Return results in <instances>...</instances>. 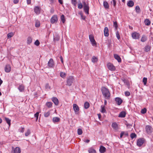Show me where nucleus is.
<instances>
[{
	"mask_svg": "<svg viewBox=\"0 0 153 153\" xmlns=\"http://www.w3.org/2000/svg\"><path fill=\"white\" fill-rule=\"evenodd\" d=\"M130 137L133 139L134 138H136L137 137V135L135 133H132L130 134Z\"/></svg>",
	"mask_w": 153,
	"mask_h": 153,
	"instance_id": "obj_32",
	"label": "nucleus"
},
{
	"mask_svg": "<svg viewBox=\"0 0 153 153\" xmlns=\"http://www.w3.org/2000/svg\"><path fill=\"white\" fill-rule=\"evenodd\" d=\"M61 19L62 22L64 23L65 22V16L63 14L61 16Z\"/></svg>",
	"mask_w": 153,
	"mask_h": 153,
	"instance_id": "obj_35",
	"label": "nucleus"
},
{
	"mask_svg": "<svg viewBox=\"0 0 153 153\" xmlns=\"http://www.w3.org/2000/svg\"><path fill=\"white\" fill-rule=\"evenodd\" d=\"M147 82V78L146 77H144L143 79V82L144 85H146Z\"/></svg>",
	"mask_w": 153,
	"mask_h": 153,
	"instance_id": "obj_42",
	"label": "nucleus"
},
{
	"mask_svg": "<svg viewBox=\"0 0 153 153\" xmlns=\"http://www.w3.org/2000/svg\"><path fill=\"white\" fill-rule=\"evenodd\" d=\"M82 131L81 129L79 128L77 130V133L78 135H80L82 134Z\"/></svg>",
	"mask_w": 153,
	"mask_h": 153,
	"instance_id": "obj_39",
	"label": "nucleus"
},
{
	"mask_svg": "<svg viewBox=\"0 0 153 153\" xmlns=\"http://www.w3.org/2000/svg\"><path fill=\"white\" fill-rule=\"evenodd\" d=\"M145 140L143 138H140L137 142V144L139 146H141L144 142Z\"/></svg>",
	"mask_w": 153,
	"mask_h": 153,
	"instance_id": "obj_5",
	"label": "nucleus"
},
{
	"mask_svg": "<svg viewBox=\"0 0 153 153\" xmlns=\"http://www.w3.org/2000/svg\"><path fill=\"white\" fill-rule=\"evenodd\" d=\"M82 7H83V5L81 3H80L79 4H78V8L81 9L82 8Z\"/></svg>",
	"mask_w": 153,
	"mask_h": 153,
	"instance_id": "obj_52",
	"label": "nucleus"
},
{
	"mask_svg": "<svg viewBox=\"0 0 153 153\" xmlns=\"http://www.w3.org/2000/svg\"><path fill=\"white\" fill-rule=\"evenodd\" d=\"M150 50V47L149 45H146L145 47V51L148 52Z\"/></svg>",
	"mask_w": 153,
	"mask_h": 153,
	"instance_id": "obj_38",
	"label": "nucleus"
},
{
	"mask_svg": "<svg viewBox=\"0 0 153 153\" xmlns=\"http://www.w3.org/2000/svg\"><path fill=\"white\" fill-rule=\"evenodd\" d=\"M101 91L104 98L106 99H109L110 98V93L109 90L106 87H103L101 88Z\"/></svg>",
	"mask_w": 153,
	"mask_h": 153,
	"instance_id": "obj_1",
	"label": "nucleus"
},
{
	"mask_svg": "<svg viewBox=\"0 0 153 153\" xmlns=\"http://www.w3.org/2000/svg\"><path fill=\"white\" fill-rule=\"evenodd\" d=\"M98 61V58L94 56L92 57L91 59V61L93 63L97 62Z\"/></svg>",
	"mask_w": 153,
	"mask_h": 153,
	"instance_id": "obj_24",
	"label": "nucleus"
},
{
	"mask_svg": "<svg viewBox=\"0 0 153 153\" xmlns=\"http://www.w3.org/2000/svg\"><path fill=\"white\" fill-rule=\"evenodd\" d=\"M108 46H109L111 44V40H108Z\"/></svg>",
	"mask_w": 153,
	"mask_h": 153,
	"instance_id": "obj_64",
	"label": "nucleus"
},
{
	"mask_svg": "<svg viewBox=\"0 0 153 153\" xmlns=\"http://www.w3.org/2000/svg\"><path fill=\"white\" fill-rule=\"evenodd\" d=\"M146 131L147 133L149 134L152 132V128L150 126L147 125L146 127Z\"/></svg>",
	"mask_w": 153,
	"mask_h": 153,
	"instance_id": "obj_7",
	"label": "nucleus"
},
{
	"mask_svg": "<svg viewBox=\"0 0 153 153\" xmlns=\"http://www.w3.org/2000/svg\"><path fill=\"white\" fill-rule=\"evenodd\" d=\"M144 23L146 25L149 26L150 25L151 22L148 19H146L144 20Z\"/></svg>",
	"mask_w": 153,
	"mask_h": 153,
	"instance_id": "obj_21",
	"label": "nucleus"
},
{
	"mask_svg": "<svg viewBox=\"0 0 153 153\" xmlns=\"http://www.w3.org/2000/svg\"><path fill=\"white\" fill-rule=\"evenodd\" d=\"M146 108H144L143 109H142L141 111V113L143 114H144L146 113Z\"/></svg>",
	"mask_w": 153,
	"mask_h": 153,
	"instance_id": "obj_45",
	"label": "nucleus"
},
{
	"mask_svg": "<svg viewBox=\"0 0 153 153\" xmlns=\"http://www.w3.org/2000/svg\"><path fill=\"white\" fill-rule=\"evenodd\" d=\"M88 151L89 153H96V150L93 149H90Z\"/></svg>",
	"mask_w": 153,
	"mask_h": 153,
	"instance_id": "obj_36",
	"label": "nucleus"
},
{
	"mask_svg": "<svg viewBox=\"0 0 153 153\" xmlns=\"http://www.w3.org/2000/svg\"><path fill=\"white\" fill-rule=\"evenodd\" d=\"M81 19H83V20H85L86 17L85 16H83V14L82 16H81Z\"/></svg>",
	"mask_w": 153,
	"mask_h": 153,
	"instance_id": "obj_61",
	"label": "nucleus"
},
{
	"mask_svg": "<svg viewBox=\"0 0 153 153\" xmlns=\"http://www.w3.org/2000/svg\"><path fill=\"white\" fill-rule=\"evenodd\" d=\"M89 39L92 45L93 46H95L97 45L96 41H95L94 36L92 35H89Z\"/></svg>",
	"mask_w": 153,
	"mask_h": 153,
	"instance_id": "obj_4",
	"label": "nucleus"
},
{
	"mask_svg": "<svg viewBox=\"0 0 153 153\" xmlns=\"http://www.w3.org/2000/svg\"><path fill=\"white\" fill-rule=\"evenodd\" d=\"M106 149V148L105 147L102 146H101L99 150L101 153H104L105 152Z\"/></svg>",
	"mask_w": 153,
	"mask_h": 153,
	"instance_id": "obj_19",
	"label": "nucleus"
},
{
	"mask_svg": "<svg viewBox=\"0 0 153 153\" xmlns=\"http://www.w3.org/2000/svg\"><path fill=\"white\" fill-rule=\"evenodd\" d=\"M132 36L133 39H137L139 38L140 34L136 32L132 33L131 34Z\"/></svg>",
	"mask_w": 153,
	"mask_h": 153,
	"instance_id": "obj_11",
	"label": "nucleus"
},
{
	"mask_svg": "<svg viewBox=\"0 0 153 153\" xmlns=\"http://www.w3.org/2000/svg\"><path fill=\"white\" fill-rule=\"evenodd\" d=\"M74 79L73 76H69L67 79V83L68 85L70 86L74 81Z\"/></svg>",
	"mask_w": 153,
	"mask_h": 153,
	"instance_id": "obj_3",
	"label": "nucleus"
},
{
	"mask_svg": "<svg viewBox=\"0 0 153 153\" xmlns=\"http://www.w3.org/2000/svg\"><path fill=\"white\" fill-rule=\"evenodd\" d=\"M13 35V34L12 33H9L8 34L7 36L8 38H11Z\"/></svg>",
	"mask_w": 153,
	"mask_h": 153,
	"instance_id": "obj_47",
	"label": "nucleus"
},
{
	"mask_svg": "<svg viewBox=\"0 0 153 153\" xmlns=\"http://www.w3.org/2000/svg\"><path fill=\"white\" fill-rule=\"evenodd\" d=\"M116 36L118 39H119L120 38V36L118 33V32L117 31L116 33Z\"/></svg>",
	"mask_w": 153,
	"mask_h": 153,
	"instance_id": "obj_55",
	"label": "nucleus"
},
{
	"mask_svg": "<svg viewBox=\"0 0 153 153\" xmlns=\"http://www.w3.org/2000/svg\"><path fill=\"white\" fill-rule=\"evenodd\" d=\"M40 8L38 6H36L34 8V11L37 15L40 13Z\"/></svg>",
	"mask_w": 153,
	"mask_h": 153,
	"instance_id": "obj_12",
	"label": "nucleus"
},
{
	"mask_svg": "<svg viewBox=\"0 0 153 153\" xmlns=\"http://www.w3.org/2000/svg\"><path fill=\"white\" fill-rule=\"evenodd\" d=\"M11 70V68L9 65H6L4 70L7 73H9L10 72Z\"/></svg>",
	"mask_w": 153,
	"mask_h": 153,
	"instance_id": "obj_15",
	"label": "nucleus"
},
{
	"mask_svg": "<svg viewBox=\"0 0 153 153\" xmlns=\"http://www.w3.org/2000/svg\"><path fill=\"white\" fill-rule=\"evenodd\" d=\"M30 134V131L29 130H28L27 132L25 133V136H27Z\"/></svg>",
	"mask_w": 153,
	"mask_h": 153,
	"instance_id": "obj_54",
	"label": "nucleus"
},
{
	"mask_svg": "<svg viewBox=\"0 0 153 153\" xmlns=\"http://www.w3.org/2000/svg\"><path fill=\"white\" fill-rule=\"evenodd\" d=\"M127 5L129 7H132L134 5V3L132 1H129L128 2Z\"/></svg>",
	"mask_w": 153,
	"mask_h": 153,
	"instance_id": "obj_22",
	"label": "nucleus"
},
{
	"mask_svg": "<svg viewBox=\"0 0 153 153\" xmlns=\"http://www.w3.org/2000/svg\"><path fill=\"white\" fill-rule=\"evenodd\" d=\"M124 134V131L122 132L120 134V138H122Z\"/></svg>",
	"mask_w": 153,
	"mask_h": 153,
	"instance_id": "obj_58",
	"label": "nucleus"
},
{
	"mask_svg": "<svg viewBox=\"0 0 153 153\" xmlns=\"http://www.w3.org/2000/svg\"><path fill=\"white\" fill-rule=\"evenodd\" d=\"M52 100L54 103L55 105H58L59 100L56 97H53L52 98Z\"/></svg>",
	"mask_w": 153,
	"mask_h": 153,
	"instance_id": "obj_14",
	"label": "nucleus"
},
{
	"mask_svg": "<svg viewBox=\"0 0 153 153\" xmlns=\"http://www.w3.org/2000/svg\"><path fill=\"white\" fill-rule=\"evenodd\" d=\"M59 39V36L57 35L55 36V37H54L53 39L54 41H58Z\"/></svg>",
	"mask_w": 153,
	"mask_h": 153,
	"instance_id": "obj_40",
	"label": "nucleus"
},
{
	"mask_svg": "<svg viewBox=\"0 0 153 153\" xmlns=\"http://www.w3.org/2000/svg\"><path fill=\"white\" fill-rule=\"evenodd\" d=\"M115 103L118 105H120L123 102L122 100L120 97H116L115 99Z\"/></svg>",
	"mask_w": 153,
	"mask_h": 153,
	"instance_id": "obj_6",
	"label": "nucleus"
},
{
	"mask_svg": "<svg viewBox=\"0 0 153 153\" xmlns=\"http://www.w3.org/2000/svg\"><path fill=\"white\" fill-rule=\"evenodd\" d=\"M90 106L89 103L87 102H85L84 103V107L85 109L88 108Z\"/></svg>",
	"mask_w": 153,
	"mask_h": 153,
	"instance_id": "obj_26",
	"label": "nucleus"
},
{
	"mask_svg": "<svg viewBox=\"0 0 153 153\" xmlns=\"http://www.w3.org/2000/svg\"><path fill=\"white\" fill-rule=\"evenodd\" d=\"M52 104L53 103L51 102H47L46 103V105L49 108L51 107Z\"/></svg>",
	"mask_w": 153,
	"mask_h": 153,
	"instance_id": "obj_34",
	"label": "nucleus"
},
{
	"mask_svg": "<svg viewBox=\"0 0 153 153\" xmlns=\"http://www.w3.org/2000/svg\"><path fill=\"white\" fill-rule=\"evenodd\" d=\"M104 35L106 37H107L109 35L108 29L107 27H105L104 30Z\"/></svg>",
	"mask_w": 153,
	"mask_h": 153,
	"instance_id": "obj_16",
	"label": "nucleus"
},
{
	"mask_svg": "<svg viewBox=\"0 0 153 153\" xmlns=\"http://www.w3.org/2000/svg\"><path fill=\"white\" fill-rule=\"evenodd\" d=\"M119 117H124V111H123L121 112L119 115Z\"/></svg>",
	"mask_w": 153,
	"mask_h": 153,
	"instance_id": "obj_30",
	"label": "nucleus"
},
{
	"mask_svg": "<svg viewBox=\"0 0 153 153\" xmlns=\"http://www.w3.org/2000/svg\"><path fill=\"white\" fill-rule=\"evenodd\" d=\"M58 21V18L56 15H53L51 19V22L53 24L56 22Z\"/></svg>",
	"mask_w": 153,
	"mask_h": 153,
	"instance_id": "obj_8",
	"label": "nucleus"
},
{
	"mask_svg": "<svg viewBox=\"0 0 153 153\" xmlns=\"http://www.w3.org/2000/svg\"><path fill=\"white\" fill-rule=\"evenodd\" d=\"M18 89L20 91H22L24 90V87L22 85H20L18 87Z\"/></svg>",
	"mask_w": 153,
	"mask_h": 153,
	"instance_id": "obj_37",
	"label": "nucleus"
},
{
	"mask_svg": "<svg viewBox=\"0 0 153 153\" xmlns=\"http://www.w3.org/2000/svg\"><path fill=\"white\" fill-rule=\"evenodd\" d=\"M113 4L114 7H115L116 4V2L115 0H112Z\"/></svg>",
	"mask_w": 153,
	"mask_h": 153,
	"instance_id": "obj_57",
	"label": "nucleus"
},
{
	"mask_svg": "<svg viewBox=\"0 0 153 153\" xmlns=\"http://www.w3.org/2000/svg\"><path fill=\"white\" fill-rule=\"evenodd\" d=\"M71 3L74 6H76L77 3L76 0H71Z\"/></svg>",
	"mask_w": 153,
	"mask_h": 153,
	"instance_id": "obj_44",
	"label": "nucleus"
},
{
	"mask_svg": "<svg viewBox=\"0 0 153 153\" xmlns=\"http://www.w3.org/2000/svg\"><path fill=\"white\" fill-rule=\"evenodd\" d=\"M103 6L105 9H108L109 8V5L107 1H104Z\"/></svg>",
	"mask_w": 153,
	"mask_h": 153,
	"instance_id": "obj_23",
	"label": "nucleus"
},
{
	"mask_svg": "<svg viewBox=\"0 0 153 153\" xmlns=\"http://www.w3.org/2000/svg\"><path fill=\"white\" fill-rule=\"evenodd\" d=\"M111 126L112 128L116 131L118 129V125L116 123L114 122L112 124Z\"/></svg>",
	"mask_w": 153,
	"mask_h": 153,
	"instance_id": "obj_17",
	"label": "nucleus"
},
{
	"mask_svg": "<svg viewBox=\"0 0 153 153\" xmlns=\"http://www.w3.org/2000/svg\"><path fill=\"white\" fill-rule=\"evenodd\" d=\"M54 62L52 59H50L48 63V65L50 67H52L53 66Z\"/></svg>",
	"mask_w": 153,
	"mask_h": 153,
	"instance_id": "obj_13",
	"label": "nucleus"
},
{
	"mask_svg": "<svg viewBox=\"0 0 153 153\" xmlns=\"http://www.w3.org/2000/svg\"><path fill=\"white\" fill-rule=\"evenodd\" d=\"M39 113L37 112L36 114H34V116L36 117V121H37L38 118Z\"/></svg>",
	"mask_w": 153,
	"mask_h": 153,
	"instance_id": "obj_51",
	"label": "nucleus"
},
{
	"mask_svg": "<svg viewBox=\"0 0 153 153\" xmlns=\"http://www.w3.org/2000/svg\"><path fill=\"white\" fill-rule=\"evenodd\" d=\"M146 40V36L143 35L142 36L141 39V41L142 42H145Z\"/></svg>",
	"mask_w": 153,
	"mask_h": 153,
	"instance_id": "obj_33",
	"label": "nucleus"
},
{
	"mask_svg": "<svg viewBox=\"0 0 153 153\" xmlns=\"http://www.w3.org/2000/svg\"><path fill=\"white\" fill-rule=\"evenodd\" d=\"M13 3L15 4H17L19 2V0H13Z\"/></svg>",
	"mask_w": 153,
	"mask_h": 153,
	"instance_id": "obj_60",
	"label": "nucleus"
},
{
	"mask_svg": "<svg viewBox=\"0 0 153 153\" xmlns=\"http://www.w3.org/2000/svg\"><path fill=\"white\" fill-rule=\"evenodd\" d=\"M54 10L53 8H51L50 10V13H53L54 12Z\"/></svg>",
	"mask_w": 153,
	"mask_h": 153,
	"instance_id": "obj_59",
	"label": "nucleus"
},
{
	"mask_svg": "<svg viewBox=\"0 0 153 153\" xmlns=\"http://www.w3.org/2000/svg\"><path fill=\"white\" fill-rule=\"evenodd\" d=\"M73 108L75 114H78V111L79 110V108L77 105L76 104H74L73 105Z\"/></svg>",
	"mask_w": 153,
	"mask_h": 153,
	"instance_id": "obj_9",
	"label": "nucleus"
},
{
	"mask_svg": "<svg viewBox=\"0 0 153 153\" xmlns=\"http://www.w3.org/2000/svg\"><path fill=\"white\" fill-rule=\"evenodd\" d=\"M40 23L39 22H36L35 24V27H38L40 26Z\"/></svg>",
	"mask_w": 153,
	"mask_h": 153,
	"instance_id": "obj_49",
	"label": "nucleus"
},
{
	"mask_svg": "<svg viewBox=\"0 0 153 153\" xmlns=\"http://www.w3.org/2000/svg\"><path fill=\"white\" fill-rule=\"evenodd\" d=\"M83 9L85 12L86 14H89V7L88 3L86 4L85 2H83Z\"/></svg>",
	"mask_w": 153,
	"mask_h": 153,
	"instance_id": "obj_2",
	"label": "nucleus"
},
{
	"mask_svg": "<svg viewBox=\"0 0 153 153\" xmlns=\"http://www.w3.org/2000/svg\"><path fill=\"white\" fill-rule=\"evenodd\" d=\"M32 38L30 36H29L27 39V43L30 44L32 42Z\"/></svg>",
	"mask_w": 153,
	"mask_h": 153,
	"instance_id": "obj_27",
	"label": "nucleus"
},
{
	"mask_svg": "<svg viewBox=\"0 0 153 153\" xmlns=\"http://www.w3.org/2000/svg\"><path fill=\"white\" fill-rule=\"evenodd\" d=\"M125 84L127 85L128 88H130V84L129 81L125 80Z\"/></svg>",
	"mask_w": 153,
	"mask_h": 153,
	"instance_id": "obj_43",
	"label": "nucleus"
},
{
	"mask_svg": "<svg viewBox=\"0 0 153 153\" xmlns=\"http://www.w3.org/2000/svg\"><path fill=\"white\" fill-rule=\"evenodd\" d=\"M135 11L137 13H140V7L138 6H137L135 7Z\"/></svg>",
	"mask_w": 153,
	"mask_h": 153,
	"instance_id": "obj_29",
	"label": "nucleus"
},
{
	"mask_svg": "<svg viewBox=\"0 0 153 153\" xmlns=\"http://www.w3.org/2000/svg\"><path fill=\"white\" fill-rule=\"evenodd\" d=\"M101 112L102 113H106L107 111L105 109V106H101Z\"/></svg>",
	"mask_w": 153,
	"mask_h": 153,
	"instance_id": "obj_25",
	"label": "nucleus"
},
{
	"mask_svg": "<svg viewBox=\"0 0 153 153\" xmlns=\"http://www.w3.org/2000/svg\"><path fill=\"white\" fill-rule=\"evenodd\" d=\"M34 44L35 45L38 46L39 45L40 42L38 40H37L35 41Z\"/></svg>",
	"mask_w": 153,
	"mask_h": 153,
	"instance_id": "obj_48",
	"label": "nucleus"
},
{
	"mask_svg": "<svg viewBox=\"0 0 153 153\" xmlns=\"http://www.w3.org/2000/svg\"><path fill=\"white\" fill-rule=\"evenodd\" d=\"M107 66L108 68L110 70L114 71L115 69V66L112 64L110 63H108L107 65Z\"/></svg>",
	"mask_w": 153,
	"mask_h": 153,
	"instance_id": "obj_10",
	"label": "nucleus"
},
{
	"mask_svg": "<svg viewBox=\"0 0 153 153\" xmlns=\"http://www.w3.org/2000/svg\"><path fill=\"white\" fill-rule=\"evenodd\" d=\"M114 26L115 27V29L117 30L118 27L117 23V22H114Z\"/></svg>",
	"mask_w": 153,
	"mask_h": 153,
	"instance_id": "obj_46",
	"label": "nucleus"
},
{
	"mask_svg": "<svg viewBox=\"0 0 153 153\" xmlns=\"http://www.w3.org/2000/svg\"><path fill=\"white\" fill-rule=\"evenodd\" d=\"M21 149L19 147H16L13 149V153H20Z\"/></svg>",
	"mask_w": 153,
	"mask_h": 153,
	"instance_id": "obj_20",
	"label": "nucleus"
},
{
	"mask_svg": "<svg viewBox=\"0 0 153 153\" xmlns=\"http://www.w3.org/2000/svg\"><path fill=\"white\" fill-rule=\"evenodd\" d=\"M60 118L58 117H54L53 118V120L54 122H57L59 121Z\"/></svg>",
	"mask_w": 153,
	"mask_h": 153,
	"instance_id": "obj_28",
	"label": "nucleus"
},
{
	"mask_svg": "<svg viewBox=\"0 0 153 153\" xmlns=\"http://www.w3.org/2000/svg\"><path fill=\"white\" fill-rule=\"evenodd\" d=\"M19 130L20 132H23L24 131V128L23 127H21L20 129Z\"/></svg>",
	"mask_w": 153,
	"mask_h": 153,
	"instance_id": "obj_56",
	"label": "nucleus"
},
{
	"mask_svg": "<svg viewBox=\"0 0 153 153\" xmlns=\"http://www.w3.org/2000/svg\"><path fill=\"white\" fill-rule=\"evenodd\" d=\"M60 76L61 77L64 78L65 77V74L64 72H61L60 73Z\"/></svg>",
	"mask_w": 153,
	"mask_h": 153,
	"instance_id": "obj_41",
	"label": "nucleus"
},
{
	"mask_svg": "<svg viewBox=\"0 0 153 153\" xmlns=\"http://www.w3.org/2000/svg\"><path fill=\"white\" fill-rule=\"evenodd\" d=\"M114 58L117 60L119 62H121V59L120 56L116 54H114Z\"/></svg>",
	"mask_w": 153,
	"mask_h": 153,
	"instance_id": "obj_18",
	"label": "nucleus"
},
{
	"mask_svg": "<svg viewBox=\"0 0 153 153\" xmlns=\"http://www.w3.org/2000/svg\"><path fill=\"white\" fill-rule=\"evenodd\" d=\"M60 60H61V62L62 63H63V58L62 56H60Z\"/></svg>",
	"mask_w": 153,
	"mask_h": 153,
	"instance_id": "obj_62",
	"label": "nucleus"
},
{
	"mask_svg": "<svg viewBox=\"0 0 153 153\" xmlns=\"http://www.w3.org/2000/svg\"><path fill=\"white\" fill-rule=\"evenodd\" d=\"M27 4H29L31 3V0H27Z\"/></svg>",
	"mask_w": 153,
	"mask_h": 153,
	"instance_id": "obj_63",
	"label": "nucleus"
},
{
	"mask_svg": "<svg viewBox=\"0 0 153 153\" xmlns=\"http://www.w3.org/2000/svg\"><path fill=\"white\" fill-rule=\"evenodd\" d=\"M5 120L7 123L8 124L9 126H10V120L7 117L5 118Z\"/></svg>",
	"mask_w": 153,
	"mask_h": 153,
	"instance_id": "obj_31",
	"label": "nucleus"
},
{
	"mask_svg": "<svg viewBox=\"0 0 153 153\" xmlns=\"http://www.w3.org/2000/svg\"><path fill=\"white\" fill-rule=\"evenodd\" d=\"M130 95V93L129 91H125V95L126 96H129Z\"/></svg>",
	"mask_w": 153,
	"mask_h": 153,
	"instance_id": "obj_53",
	"label": "nucleus"
},
{
	"mask_svg": "<svg viewBox=\"0 0 153 153\" xmlns=\"http://www.w3.org/2000/svg\"><path fill=\"white\" fill-rule=\"evenodd\" d=\"M50 114V112L49 111H48L47 112H45L44 113V116L46 117H47L49 116Z\"/></svg>",
	"mask_w": 153,
	"mask_h": 153,
	"instance_id": "obj_50",
	"label": "nucleus"
}]
</instances>
